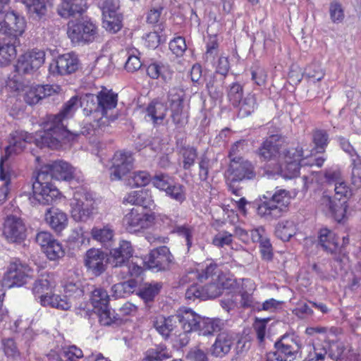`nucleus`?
I'll return each mask as SVG.
<instances>
[{
  "label": "nucleus",
  "instance_id": "1",
  "mask_svg": "<svg viewBox=\"0 0 361 361\" xmlns=\"http://www.w3.org/2000/svg\"><path fill=\"white\" fill-rule=\"evenodd\" d=\"M78 108L77 96L71 97L64 104L59 114L50 115L44 123V130L36 134L35 145L40 147L55 149L61 142H70L80 135H89L93 131L91 124L84 126L81 130L71 131L67 129V121L71 118Z\"/></svg>",
  "mask_w": 361,
  "mask_h": 361
},
{
  "label": "nucleus",
  "instance_id": "2",
  "mask_svg": "<svg viewBox=\"0 0 361 361\" xmlns=\"http://www.w3.org/2000/svg\"><path fill=\"white\" fill-rule=\"evenodd\" d=\"M55 286L56 281L53 276L48 274L35 281L32 291L35 297L39 299L42 306L68 310L71 307V303L66 295L50 294Z\"/></svg>",
  "mask_w": 361,
  "mask_h": 361
},
{
  "label": "nucleus",
  "instance_id": "3",
  "mask_svg": "<svg viewBox=\"0 0 361 361\" xmlns=\"http://www.w3.org/2000/svg\"><path fill=\"white\" fill-rule=\"evenodd\" d=\"M263 197L267 200L262 202L257 208V214L262 218L271 221L282 216L287 212L290 200L288 191L280 189L270 198L266 195Z\"/></svg>",
  "mask_w": 361,
  "mask_h": 361
},
{
  "label": "nucleus",
  "instance_id": "4",
  "mask_svg": "<svg viewBox=\"0 0 361 361\" xmlns=\"http://www.w3.org/2000/svg\"><path fill=\"white\" fill-rule=\"evenodd\" d=\"M338 333V329L335 327H317V341L322 346V352L317 353V361L323 360L327 353L333 360H338L342 356L345 348L337 341Z\"/></svg>",
  "mask_w": 361,
  "mask_h": 361
},
{
  "label": "nucleus",
  "instance_id": "5",
  "mask_svg": "<svg viewBox=\"0 0 361 361\" xmlns=\"http://www.w3.org/2000/svg\"><path fill=\"white\" fill-rule=\"evenodd\" d=\"M275 352L269 353V361H296L298 357L300 344L294 335H284L276 342Z\"/></svg>",
  "mask_w": 361,
  "mask_h": 361
},
{
  "label": "nucleus",
  "instance_id": "6",
  "mask_svg": "<svg viewBox=\"0 0 361 361\" xmlns=\"http://www.w3.org/2000/svg\"><path fill=\"white\" fill-rule=\"evenodd\" d=\"M67 34L71 42L78 44L92 42L98 37L97 25L89 20L70 22Z\"/></svg>",
  "mask_w": 361,
  "mask_h": 361
},
{
  "label": "nucleus",
  "instance_id": "7",
  "mask_svg": "<svg viewBox=\"0 0 361 361\" xmlns=\"http://www.w3.org/2000/svg\"><path fill=\"white\" fill-rule=\"evenodd\" d=\"M32 196L29 198L32 204L49 205L53 204L60 195L59 190L50 183V180H39V173L32 184Z\"/></svg>",
  "mask_w": 361,
  "mask_h": 361
},
{
  "label": "nucleus",
  "instance_id": "8",
  "mask_svg": "<svg viewBox=\"0 0 361 361\" xmlns=\"http://www.w3.org/2000/svg\"><path fill=\"white\" fill-rule=\"evenodd\" d=\"M94 203L91 194L77 190L70 204L71 216L76 221H86L92 214Z\"/></svg>",
  "mask_w": 361,
  "mask_h": 361
},
{
  "label": "nucleus",
  "instance_id": "9",
  "mask_svg": "<svg viewBox=\"0 0 361 361\" xmlns=\"http://www.w3.org/2000/svg\"><path fill=\"white\" fill-rule=\"evenodd\" d=\"M74 173L75 169L68 163L61 160L51 161L41 167L39 178L42 180H70L74 178Z\"/></svg>",
  "mask_w": 361,
  "mask_h": 361
},
{
  "label": "nucleus",
  "instance_id": "10",
  "mask_svg": "<svg viewBox=\"0 0 361 361\" xmlns=\"http://www.w3.org/2000/svg\"><path fill=\"white\" fill-rule=\"evenodd\" d=\"M97 99L99 113L102 115L97 121L98 126H108L110 121L117 118L114 111L117 105L118 96L113 92L105 90L98 93Z\"/></svg>",
  "mask_w": 361,
  "mask_h": 361
},
{
  "label": "nucleus",
  "instance_id": "11",
  "mask_svg": "<svg viewBox=\"0 0 361 361\" xmlns=\"http://www.w3.org/2000/svg\"><path fill=\"white\" fill-rule=\"evenodd\" d=\"M255 176L254 166L242 157L231 158L228 169L226 172L228 181L238 182L244 179H252Z\"/></svg>",
  "mask_w": 361,
  "mask_h": 361
},
{
  "label": "nucleus",
  "instance_id": "12",
  "mask_svg": "<svg viewBox=\"0 0 361 361\" xmlns=\"http://www.w3.org/2000/svg\"><path fill=\"white\" fill-rule=\"evenodd\" d=\"M91 303L93 310L99 318L102 325L107 326L113 322V316L109 309V295L103 288L94 289L91 295Z\"/></svg>",
  "mask_w": 361,
  "mask_h": 361
},
{
  "label": "nucleus",
  "instance_id": "13",
  "mask_svg": "<svg viewBox=\"0 0 361 361\" xmlns=\"http://www.w3.org/2000/svg\"><path fill=\"white\" fill-rule=\"evenodd\" d=\"M45 61L42 50L32 49L21 55L15 66V70L21 75L32 74L38 70Z\"/></svg>",
  "mask_w": 361,
  "mask_h": 361
},
{
  "label": "nucleus",
  "instance_id": "14",
  "mask_svg": "<svg viewBox=\"0 0 361 361\" xmlns=\"http://www.w3.org/2000/svg\"><path fill=\"white\" fill-rule=\"evenodd\" d=\"M185 98V93L183 88L173 87L169 91L168 102L171 112V117L173 123L178 126H182L187 118L183 110Z\"/></svg>",
  "mask_w": 361,
  "mask_h": 361
},
{
  "label": "nucleus",
  "instance_id": "15",
  "mask_svg": "<svg viewBox=\"0 0 361 361\" xmlns=\"http://www.w3.org/2000/svg\"><path fill=\"white\" fill-rule=\"evenodd\" d=\"M31 269L20 261L11 262L3 278L5 288L21 286L30 278Z\"/></svg>",
  "mask_w": 361,
  "mask_h": 361
},
{
  "label": "nucleus",
  "instance_id": "16",
  "mask_svg": "<svg viewBox=\"0 0 361 361\" xmlns=\"http://www.w3.org/2000/svg\"><path fill=\"white\" fill-rule=\"evenodd\" d=\"M154 221V216L152 214L144 212L143 209H132L126 214L123 222L126 230L130 233H135L149 228Z\"/></svg>",
  "mask_w": 361,
  "mask_h": 361
},
{
  "label": "nucleus",
  "instance_id": "17",
  "mask_svg": "<svg viewBox=\"0 0 361 361\" xmlns=\"http://www.w3.org/2000/svg\"><path fill=\"white\" fill-rule=\"evenodd\" d=\"M284 144L285 140L281 135H272L263 141L257 154L263 161L277 160L279 163Z\"/></svg>",
  "mask_w": 361,
  "mask_h": 361
},
{
  "label": "nucleus",
  "instance_id": "18",
  "mask_svg": "<svg viewBox=\"0 0 361 361\" xmlns=\"http://www.w3.org/2000/svg\"><path fill=\"white\" fill-rule=\"evenodd\" d=\"M78 56L73 53L59 55L49 65V72L53 75H68L75 73L79 68Z\"/></svg>",
  "mask_w": 361,
  "mask_h": 361
},
{
  "label": "nucleus",
  "instance_id": "19",
  "mask_svg": "<svg viewBox=\"0 0 361 361\" xmlns=\"http://www.w3.org/2000/svg\"><path fill=\"white\" fill-rule=\"evenodd\" d=\"M25 22L23 18L11 11L6 13H0V33L6 37H18L25 30Z\"/></svg>",
  "mask_w": 361,
  "mask_h": 361
},
{
  "label": "nucleus",
  "instance_id": "20",
  "mask_svg": "<svg viewBox=\"0 0 361 361\" xmlns=\"http://www.w3.org/2000/svg\"><path fill=\"white\" fill-rule=\"evenodd\" d=\"M35 240L50 260H56L64 256L65 251L62 245L50 233L47 231L39 232Z\"/></svg>",
  "mask_w": 361,
  "mask_h": 361
},
{
  "label": "nucleus",
  "instance_id": "21",
  "mask_svg": "<svg viewBox=\"0 0 361 361\" xmlns=\"http://www.w3.org/2000/svg\"><path fill=\"white\" fill-rule=\"evenodd\" d=\"M173 259L169 249L166 246H161L152 250L143 263L148 269L161 271L168 269Z\"/></svg>",
  "mask_w": 361,
  "mask_h": 361
},
{
  "label": "nucleus",
  "instance_id": "22",
  "mask_svg": "<svg viewBox=\"0 0 361 361\" xmlns=\"http://www.w3.org/2000/svg\"><path fill=\"white\" fill-rule=\"evenodd\" d=\"M134 159L130 152H117L113 158V166L111 171L112 180H121L130 173L133 166Z\"/></svg>",
  "mask_w": 361,
  "mask_h": 361
},
{
  "label": "nucleus",
  "instance_id": "23",
  "mask_svg": "<svg viewBox=\"0 0 361 361\" xmlns=\"http://www.w3.org/2000/svg\"><path fill=\"white\" fill-rule=\"evenodd\" d=\"M3 234L8 242L20 243L26 237V228L23 220L9 216L4 222Z\"/></svg>",
  "mask_w": 361,
  "mask_h": 361
},
{
  "label": "nucleus",
  "instance_id": "24",
  "mask_svg": "<svg viewBox=\"0 0 361 361\" xmlns=\"http://www.w3.org/2000/svg\"><path fill=\"white\" fill-rule=\"evenodd\" d=\"M32 137L27 135L23 130H16L10 133L8 137V145L5 149V156L1 158L4 159V162L8 157L13 154H19L25 147L28 142H31Z\"/></svg>",
  "mask_w": 361,
  "mask_h": 361
},
{
  "label": "nucleus",
  "instance_id": "25",
  "mask_svg": "<svg viewBox=\"0 0 361 361\" xmlns=\"http://www.w3.org/2000/svg\"><path fill=\"white\" fill-rule=\"evenodd\" d=\"M133 249L131 243L127 240H121L117 247L109 252V262L114 267H122L128 264L133 256Z\"/></svg>",
  "mask_w": 361,
  "mask_h": 361
},
{
  "label": "nucleus",
  "instance_id": "26",
  "mask_svg": "<svg viewBox=\"0 0 361 361\" xmlns=\"http://www.w3.org/2000/svg\"><path fill=\"white\" fill-rule=\"evenodd\" d=\"M319 207L322 212L327 216H332L338 222L344 219L346 207L343 204L337 203L327 194H324L322 196Z\"/></svg>",
  "mask_w": 361,
  "mask_h": 361
},
{
  "label": "nucleus",
  "instance_id": "27",
  "mask_svg": "<svg viewBox=\"0 0 361 361\" xmlns=\"http://www.w3.org/2000/svg\"><path fill=\"white\" fill-rule=\"evenodd\" d=\"M107 255L99 249L91 248L85 255V266L95 275L103 273L107 264Z\"/></svg>",
  "mask_w": 361,
  "mask_h": 361
},
{
  "label": "nucleus",
  "instance_id": "28",
  "mask_svg": "<svg viewBox=\"0 0 361 361\" xmlns=\"http://www.w3.org/2000/svg\"><path fill=\"white\" fill-rule=\"evenodd\" d=\"M19 39L16 37H4L0 39V64L8 65L17 54L16 46L19 44Z\"/></svg>",
  "mask_w": 361,
  "mask_h": 361
},
{
  "label": "nucleus",
  "instance_id": "29",
  "mask_svg": "<svg viewBox=\"0 0 361 361\" xmlns=\"http://www.w3.org/2000/svg\"><path fill=\"white\" fill-rule=\"evenodd\" d=\"M86 8L85 0H61V4L57 8V12L62 18H68L81 14Z\"/></svg>",
  "mask_w": 361,
  "mask_h": 361
},
{
  "label": "nucleus",
  "instance_id": "30",
  "mask_svg": "<svg viewBox=\"0 0 361 361\" xmlns=\"http://www.w3.org/2000/svg\"><path fill=\"white\" fill-rule=\"evenodd\" d=\"M24 100L29 105L37 104L43 98L50 96L54 92L53 88L49 85H32L26 87Z\"/></svg>",
  "mask_w": 361,
  "mask_h": 361
},
{
  "label": "nucleus",
  "instance_id": "31",
  "mask_svg": "<svg viewBox=\"0 0 361 361\" xmlns=\"http://www.w3.org/2000/svg\"><path fill=\"white\" fill-rule=\"evenodd\" d=\"M223 325V322L219 319H210L198 315L194 332L199 336H209L219 331Z\"/></svg>",
  "mask_w": 361,
  "mask_h": 361
},
{
  "label": "nucleus",
  "instance_id": "32",
  "mask_svg": "<svg viewBox=\"0 0 361 361\" xmlns=\"http://www.w3.org/2000/svg\"><path fill=\"white\" fill-rule=\"evenodd\" d=\"M45 221L56 232H61L68 225V217L65 212L57 208H49L45 213Z\"/></svg>",
  "mask_w": 361,
  "mask_h": 361
},
{
  "label": "nucleus",
  "instance_id": "33",
  "mask_svg": "<svg viewBox=\"0 0 361 361\" xmlns=\"http://www.w3.org/2000/svg\"><path fill=\"white\" fill-rule=\"evenodd\" d=\"M177 314L165 317L163 315H158L153 319V326L159 334L164 338H167L177 326Z\"/></svg>",
  "mask_w": 361,
  "mask_h": 361
},
{
  "label": "nucleus",
  "instance_id": "34",
  "mask_svg": "<svg viewBox=\"0 0 361 361\" xmlns=\"http://www.w3.org/2000/svg\"><path fill=\"white\" fill-rule=\"evenodd\" d=\"M93 240L100 243L104 247H109L114 239V229L113 226L106 224L101 226H94L90 232Z\"/></svg>",
  "mask_w": 361,
  "mask_h": 361
},
{
  "label": "nucleus",
  "instance_id": "35",
  "mask_svg": "<svg viewBox=\"0 0 361 361\" xmlns=\"http://www.w3.org/2000/svg\"><path fill=\"white\" fill-rule=\"evenodd\" d=\"M233 344L232 336L226 332L220 333L212 346V353L216 357H222L230 352Z\"/></svg>",
  "mask_w": 361,
  "mask_h": 361
},
{
  "label": "nucleus",
  "instance_id": "36",
  "mask_svg": "<svg viewBox=\"0 0 361 361\" xmlns=\"http://www.w3.org/2000/svg\"><path fill=\"white\" fill-rule=\"evenodd\" d=\"M198 315L199 314H196L190 309L178 312V324L180 325L181 329L185 333H192L195 331Z\"/></svg>",
  "mask_w": 361,
  "mask_h": 361
},
{
  "label": "nucleus",
  "instance_id": "37",
  "mask_svg": "<svg viewBox=\"0 0 361 361\" xmlns=\"http://www.w3.org/2000/svg\"><path fill=\"white\" fill-rule=\"evenodd\" d=\"M166 106L161 102H152L146 109L145 118L154 125L160 124L166 117Z\"/></svg>",
  "mask_w": 361,
  "mask_h": 361
},
{
  "label": "nucleus",
  "instance_id": "38",
  "mask_svg": "<svg viewBox=\"0 0 361 361\" xmlns=\"http://www.w3.org/2000/svg\"><path fill=\"white\" fill-rule=\"evenodd\" d=\"M102 26L108 32L116 33L122 27V16L118 13L102 14Z\"/></svg>",
  "mask_w": 361,
  "mask_h": 361
},
{
  "label": "nucleus",
  "instance_id": "39",
  "mask_svg": "<svg viewBox=\"0 0 361 361\" xmlns=\"http://www.w3.org/2000/svg\"><path fill=\"white\" fill-rule=\"evenodd\" d=\"M276 235L283 241H288L296 233V226L293 221L279 222L275 231Z\"/></svg>",
  "mask_w": 361,
  "mask_h": 361
},
{
  "label": "nucleus",
  "instance_id": "40",
  "mask_svg": "<svg viewBox=\"0 0 361 361\" xmlns=\"http://www.w3.org/2000/svg\"><path fill=\"white\" fill-rule=\"evenodd\" d=\"M319 241L320 246L326 252L333 253L337 249V243L334 240V234L327 228L320 230Z\"/></svg>",
  "mask_w": 361,
  "mask_h": 361
},
{
  "label": "nucleus",
  "instance_id": "41",
  "mask_svg": "<svg viewBox=\"0 0 361 361\" xmlns=\"http://www.w3.org/2000/svg\"><path fill=\"white\" fill-rule=\"evenodd\" d=\"M300 162H285L284 166L279 165L277 169L272 173L277 174L286 179H291L297 176L299 173Z\"/></svg>",
  "mask_w": 361,
  "mask_h": 361
},
{
  "label": "nucleus",
  "instance_id": "42",
  "mask_svg": "<svg viewBox=\"0 0 361 361\" xmlns=\"http://www.w3.org/2000/svg\"><path fill=\"white\" fill-rule=\"evenodd\" d=\"M78 99V104L83 108L85 115L88 116L92 112L99 113L97 94H86Z\"/></svg>",
  "mask_w": 361,
  "mask_h": 361
},
{
  "label": "nucleus",
  "instance_id": "43",
  "mask_svg": "<svg viewBox=\"0 0 361 361\" xmlns=\"http://www.w3.org/2000/svg\"><path fill=\"white\" fill-rule=\"evenodd\" d=\"M257 106L255 94L249 93L243 99H241L240 104L238 106V115L241 117L248 116L255 111Z\"/></svg>",
  "mask_w": 361,
  "mask_h": 361
},
{
  "label": "nucleus",
  "instance_id": "44",
  "mask_svg": "<svg viewBox=\"0 0 361 361\" xmlns=\"http://www.w3.org/2000/svg\"><path fill=\"white\" fill-rule=\"evenodd\" d=\"M152 180L151 176L146 171H137L130 173L127 184L130 187H142Z\"/></svg>",
  "mask_w": 361,
  "mask_h": 361
},
{
  "label": "nucleus",
  "instance_id": "45",
  "mask_svg": "<svg viewBox=\"0 0 361 361\" xmlns=\"http://www.w3.org/2000/svg\"><path fill=\"white\" fill-rule=\"evenodd\" d=\"M179 154L183 158V168L188 170L195 164L197 157V149L191 146H182L180 148Z\"/></svg>",
  "mask_w": 361,
  "mask_h": 361
},
{
  "label": "nucleus",
  "instance_id": "46",
  "mask_svg": "<svg viewBox=\"0 0 361 361\" xmlns=\"http://www.w3.org/2000/svg\"><path fill=\"white\" fill-rule=\"evenodd\" d=\"M136 287L135 280H128L114 285L111 288L113 295L116 298H124L126 295L133 293Z\"/></svg>",
  "mask_w": 361,
  "mask_h": 361
},
{
  "label": "nucleus",
  "instance_id": "47",
  "mask_svg": "<svg viewBox=\"0 0 361 361\" xmlns=\"http://www.w3.org/2000/svg\"><path fill=\"white\" fill-rule=\"evenodd\" d=\"M227 96L233 106H238L243 96V86L238 82L232 83L228 87Z\"/></svg>",
  "mask_w": 361,
  "mask_h": 361
},
{
  "label": "nucleus",
  "instance_id": "48",
  "mask_svg": "<svg viewBox=\"0 0 361 361\" xmlns=\"http://www.w3.org/2000/svg\"><path fill=\"white\" fill-rule=\"evenodd\" d=\"M171 357L166 348H152L146 352L143 361H163Z\"/></svg>",
  "mask_w": 361,
  "mask_h": 361
},
{
  "label": "nucleus",
  "instance_id": "49",
  "mask_svg": "<svg viewBox=\"0 0 361 361\" xmlns=\"http://www.w3.org/2000/svg\"><path fill=\"white\" fill-rule=\"evenodd\" d=\"M27 11L30 13H35L41 17L46 13L47 6L45 0H22Z\"/></svg>",
  "mask_w": 361,
  "mask_h": 361
},
{
  "label": "nucleus",
  "instance_id": "50",
  "mask_svg": "<svg viewBox=\"0 0 361 361\" xmlns=\"http://www.w3.org/2000/svg\"><path fill=\"white\" fill-rule=\"evenodd\" d=\"M161 285L159 283H146L140 289L139 295L146 302L152 301L159 293Z\"/></svg>",
  "mask_w": 361,
  "mask_h": 361
},
{
  "label": "nucleus",
  "instance_id": "51",
  "mask_svg": "<svg viewBox=\"0 0 361 361\" xmlns=\"http://www.w3.org/2000/svg\"><path fill=\"white\" fill-rule=\"evenodd\" d=\"M281 154L282 155L280 158V162L282 161L284 162H291V161L300 162L303 156L302 150L300 147L286 149L284 146Z\"/></svg>",
  "mask_w": 361,
  "mask_h": 361
},
{
  "label": "nucleus",
  "instance_id": "52",
  "mask_svg": "<svg viewBox=\"0 0 361 361\" xmlns=\"http://www.w3.org/2000/svg\"><path fill=\"white\" fill-rule=\"evenodd\" d=\"M251 79L258 86H264L267 80V72L264 68L259 66H252L250 69Z\"/></svg>",
  "mask_w": 361,
  "mask_h": 361
},
{
  "label": "nucleus",
  "instance_id": "53",
  "mask_svg": "<svg viewBox=\"0 0 361 361\" xmlns=\"http://www.w3.org/2000/svg\"><path fill=\"white\" fill-rule=\"evenodd\" d=\"M216 164V160L210 159L206 156H202L199 162V177L201 180H207L209 176V171L212 169L214 164Z\"/></svg>",
  "mask_w": 361,
  "mask_h": 361
},
{
  "label": "nucleus",
  "instance_id": "54",
  "mask_svg": "<svg viewBox=\"0 0 361 361\" xmlns=\"http://www.w3.org/2000/svg\"><path fill=\"white\" fill-rule=\"evenodd\" d=\"M0 180L5 181L4 185L0 188V204L4 202L7 197L8 193V185L10 183V176L8 172L4 171V159L0 160Z\"/></svg>",
  "mask_w": 361,
  "mask_h": 361
},
{
  "label": "nucleus",
  "instance_id": "55",
  "mask_svg": "<svg viewBox=\"0 0 361 361\" xmlns=\"http://www.w3.org/2000/svg\"><path fill=\"white\" fill-rule=\"evenodd\" d=\"M83 356L82 351L75 345L70 346L65 350L59 358L56 361H78L77 359Z\"/></svg>",
  "mask_w": 361,
  "mask_h": 361
},
{
  "label": "nucleus",
  "instance_id": "56",
  "mask_svg": "<svg viewBox=\"0 0 361 361\" xmlns=\"http://www.w3.org/2000/svg\"><path fill=\"white\" fill-rule=\"evenodd\" d=\"M166 195L171 199L182 203L185 200V194L184 192L183 186L180 184H172L166 191Z\"/></svg>",
  "mask_w": 361,
  "mask_h": 361
},
{
  "label": "nucleus",
  "instance_id": "57",
  "mask_svg": "<svg viewBox=\"0 0 361 361\" xmlns=\"http://www.w3.org/2000/svg\"><path fill=\"white\" fill-rule=\"evenodd\" d=\"M154 186L160 190L166 191L173 184L172 180L166 174H159L155 176L152 179Z\"/></svg>",
  "mask_w": 361,
  "mask_h": 361
},
{
  "label": "nucleus",
  "instance_id": "58",
  "mask_svg": "<svg viewBox=\"0 0 361 361\" xmlns=\"http://www.w3.org/2000/svg\"><path fill=\"white\" fill-rule=\"evenodd\" d=\"M203 288V297L205 300L212 299L219 296L222 293V288L219 283H211L205 285Z\"/></svg>",
  "mask_w": 361,
  "mask_h": 361
},
{
  "label": "nucleus",
  "instance_id": "59",
  "mask_svg": "<svg viewBox=\"0 0 361 361\" xmlns=\"http://www.w3.org/2000/svg\"><path fill=\"white\" fill-rule=\"evenodd\" d=\"M99 6L102 14H111L118 13L119 8L118 0H99Z\"/></svg>",
  "mask_w": 361,
  "mask_h": 361
},
{
  "label": "nucleus",
  "instance_id": "60",
  "mask_svg": "<svg viewBox=\"0 0 361 361\" xmlns=\"http://www.w3.org/2000/svg\"><path fill=\"white\" fill-rule=\"evenodd\" d=\"M331 19L334 23H341L344 18V11L341 4L333 1L329 8Z\"/></svg>",
  "mask_w": 361,
  "mask_h": 361
},
{
  "label": "nucleus",
  "instance_id": "61",
  "mask_svg": "<svg viewBox=\"0 0 361 361\" xmlns=\"http://www.w3.org/2000/svg\"><path fill=\"white\" fill-rule=\"evenodd\" d=\"M2 343L4 353L8 357L16 359L19 357L20 352L13 339H4L3 340Z\"/></svg>",
  "mask_w": 361,
  "mask_h": 361
},
{
  "label": "nucleus",
  "instance_id": "62",
  "mask_svg": "<svg viewBox=\"0 0 361 361\" xmlns=\"http://www.w3.org/2000/svg\"><path fill=\"white\" fill-rule=\"evenodd\" d=\"M169 48L176 56H182L187 48L185 39L182 37L174 38L170 42Z\"/></svg>",
  "mask_w": 361,
  "mask_h": 361
},
{
  "label": "nucleus",
  "instance_id": "63",
  "mask_svg": "<svg viewBox=\"0 0 361 361\" xmlns=\"http://www.w3.org/2000/svg\"><path fill=\"white\" fill-rule=\"evenodd\" d=\"M335 195L337 199L348 198L351 195V190L343 178L334 185Z\"/></svg>",
  "mask_w": 361,
  "mask_h": 361
},
{
  "label": "nucleus",
  "instance_id": "64",
  "mask_svg": "<svg viewBox=\"0 0 361 361\" xmlns=\"http://www.w3.org/2000/svg\"><path fill=\"white\" fill-rule=\"evenodd\" d=\"M206 87L208 90L209 94L212 98L217 99L222 94L220 89L216 85L215 74H211L209 75L206 81Z\"/></svg>",
  "mask_w": 361,
  "mask_h": 361
}]
</instances>
